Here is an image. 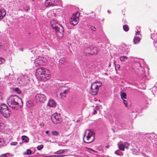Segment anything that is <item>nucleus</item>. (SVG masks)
Masks as SVG:
<instances>
[{"label":"nucleus","mask_w":157,"mask_h":157,"mask_svg":"<svg viewBox=\"0 0 157 157\" xmlns=\"http://www.w3.org/2000/svg\"><path fill=\"white\" fill-rule=\"evenodd\" d=\"M146 136L148 137H150V136H149V134H146Z\"/></svg>","instance_id":"46"},{"label":"nucleus","mask_w":157,"mask_h":157,"mask_svg":"<svg viewBox=\"0 0 157 157\" xmlns=\"http://www.w3.org/2000/svg\"><path fill=\"white\" fill-rule=\"evenodd\" d=\"M1 156L2 157H10V156H12L13 155H10L9 153H6L1 155Z\"/></svg>","instance_id":"24"},{"label":"nucleus","mask_w":157,"mask_h":157,"mask_svg":"<svg viewBox=\"0 0 157 157\" xmlns=\"http://www.w3.org/2000/svg\"><path fill=\"white\" fill-rule=\"evenodd\" d=\"M48 70L46 69L40 67L36 70V75L40 78H44L48 79L47 77L48 76Z\"/></svg>","instance_id":"3"},{"label":"nucleus","mask_w":157,"mask_h":157,"mask_svg":"<svg viewBox=\"0 0 157 157\" xmlns=\"http://www.w3.org/2000/svg\"><path fill=\"white\" fill-rule=\"evenodd\" d=\"M107 12H108V13H110L111 12H110V11H109V10H108V11H107Z\"/></svg>","instance_id":"50"},{"label":"nucleus","mask_w":157,"mask_h":157,"mask_svg":"<svg viewBox=\"0 0 157 157\" xmlns=\"http://www.w3.org/2000/svg\"><path fill=\"white\" fill-rule=\"evenodd\" d=\"M52 134L54 136H57L59 134V133L57 131H54L52 132Z\"/></svg>","instance_id":"31"},{"label":"nucleus","mask_w":157,"mask_h":157,"mask_svg":"<svg viewBox=\"0 0 157 157\" xmlns=\"http://www.w3.org/2000/svg\"><path fill=\"white\" fill-rule=\"evenodd\" d=\"M115 153L117 154L119 156H121L122 155V153L119 150H117L115 152Z\"/></svg>","instance_id":"28"},{"label":"nucleus","mask_w":157,"mask_h":157,"mask_svg":"<svg viewBox=\"0 0 157 157\" xmlns=\"http://www.w3.org/2000/svg\"><path fill=\"white\" fill-rule=\"evenodd\" d=\"M115 65V69L116 70L117 68L118 69H119L120 68V65L117 64V65Z\"/></svg>","instance_id":"39"},{"label":"nucleus","mask_w":157,"mask_h":157,"mask_svg":"<svg viewBox=\"0 0 157 157\" xmlns=\"http://www.w3.org/2000/svg\"><path fill=\"white\" fill-rule=\"evenodd\" d=\"M19 79V83L21 84V86H25L29 82V80L27 78L21 77Z\"/></svg>","instance_id":"13"},{"label":"nucleus","mask_w":157,"mask_h":157,"mask_svg":"<svg viewBox=\"0 0 157 157\" xmlns=\"http://www.w3.org/2000/svg\"><path fill=\"white\" fill-rule=\"evenodd\" d=\"M3 45V44L1 43L0 42V49H3L4 48Z\"/></svg>","instance_id":"40"},{"label":"nucleus","mask_w":157,"mask_h":157,"mask_svg":"<svg viewBox=\"0 0 157 157\" xmlns=\"http://www.w3.org/2000/svg\"><path fill=\"white\" fill-rule=\"evenodd\" d=\"M140 40V39L138 37H135L133 39L134 44H136L138 43Z\"/></svg>","instance_id":"18"},{"label":"nucleus","mask_w":157,"mask_h":157,"mask_svg":"<svg viewBox=\"0 0 157 157\" xmlns=\"http://www.w3.org/2000/svg\"><path fill=\"white\" fill-rule=\"evenodd\" d=\"M65 62V59L64 58L61 59L59 60V63L61 64H63Z\"/></svg>","instance_id":"29"},{"label":"nucleus","mask_w":157,"mask_h":157,"mask_svg":"<svg viewBox=\"0 0 157 157\" xmlns=\"http://www.w3.org/2000/svg\"><path fill=\"white\" fill-rule=\"evenodd\" d=\"M99 106L98 105H97L95 107L94 109V111L92 113L93 114H96L97 113V111L99 110Z\"/></svg>","instance_id":"19"},{"label":"nucleus","mask_w":157,"mask_h":157,"mask_svg":"<svg viewBox=\"0 0 157 157\" xmlns=\"http://www.w3.org/2000/svg\"><path fill=\"white\" fill-rule=\"evenodd\" d=\"M115 62H114V64H115Z\"/></svg>","instance_id":"55"},{"label":"nucleus","mask_w":157,"mask_h":157,"mask_svg":"<svg viewBox=\"0 0 157 157\" xmlns=\"http://www.w3.org/2000/svg\"><path fill=\"white\" fill-rule=\"evenodd\" d=\"M51 24L57 37L59 39L62 38L64 33V28L63 26L55 20L51 21Z\"/></svg>","instance_id":"2"},{"label":"nucleus","mask_w":157,"mask_h":157,"mask_svg":"<svg viewBox=\"0 0 157 157\" xmlns=\"http://www.w3.org/2000/svg\"><path fill=\"white\" fill-rule=\"evenodd\" d=\"M113 132H114V130L113 129Z\"/></svg>","instance_id":"52"},{"label":"nucleus","mask_w":157,"mask_h":157,"mask_svg":"<svg viewBox=\"0 0 157 157\" xmlns=\"http://www.w3.org/2000/svg\"><path fill=\"white\" fill-rule=\"evenodd\" d=\"M60 90L61 91L60 94L61 98H63L66 96V94L69 92V88L66 86H62L60 88Z\"/></svg>","instance_id":"8"},{"label":"nucleus","mask_w":157,"mask_h":157,"mask_svg":"<svg viewBox=\"0 0 157 157\" xmlns=\"http://www.w3.org/2000/svg\"><path fill=\"white\" fill-rule=\"evenodd\" d=\"M47 105L49 107H54L56 106V103L54 100L50 99L49 100Z\"/></svg>","instance_id":"15"},{"label":"nucleus","mask_w":157,"mask_h":157,"mask_svg":"<svg viewBox=\"0 0 157 157\" xmlns=\"http://www.w3.org/2000/svg\"><path fill=\"white\" fill-rule=\"evenodd\" d=\"M3 141L4 140L3 139H0V146H2L3 144H4Z\"/></svg>","instance_id":"37"},{"label":"nucleus","mask_w":157,"mask_h":157,"mask_svg":"<svg viewBox=\"0 0 157 157\" xmlns=\"http://www.w3.org/2000/svg\"><path fill=\"white\" fill-rule=\"evenodd\" d=\"M0 113L5 118H8L10 116L11 112L7 105L4 104L0 105Z\"/></svg>","instance_id":"4"},{"label":"nucleus","mask_w":157,"mask_h":157,"mask_svg":"<svg viewBox=\"0 0 157 157\" xmlns=\"http://www.w3.org/2000/svg\"><path fill=\"white\" fill-rule=\"evenodd\" d=\"M86 133H87V135L86 136V138L88 142H86L84 141V142L87 143H90L93 141L95 139L94 132L93 131H91L90 129H87L86 130L83 136V140L84 137L86 135Z\"/></svg>","instance_id":"5"},{"label":"nucleus","mask_w":157,"mask_h":157,"mask_svg":"<svg viewBox=\"0 0 157 157\" xmlns=\"http://www.w3.org/2000/svg\"><path fill=\"white\" fill-rule=\"evenodd\" d=\"M111 63H110V64H109V67H110V66H111Z\"/></svg>","instance_id":"51"},{"label":"nucleus","mask_w":157,"mask_h":157,"mask_svg":"<svg viewBox=\"0 0 157 157\" xmlns=\"http://www.w3.org/2000/svg\"><path fill=\"white\" fill-rule=\"evenodd\" d=\"M124 49L125 50V51H124V52H125V53L127 54L128 52V51H128V49L127 48V50H126V48H124Z\"/></svg>","instance_id":"41"},{"label":"nucleus","mask_w":157,"mask_h":157,"mask_svg":"<svg viewBox=\"0 0 157 157\" xmlns=\"http://www.w3.org/2000/svg\"><path fill=\"white\" fill-rule=\"evenodd\" d=\"M5 62V60L2 57H0V64H2Z\"/></svg>","instance_id":"35"},{"label":"nucleus","mask_w":157,"mask_h":157,"mask_svg":"<svg viewBox=\"0 0 157 157\" xmlns=\"http://www.w3.org/2000/svg\"><path fill=\"white\" fill-rule=\"evenodd\" d=\"M43 146L42 145H39L37 147V149L38 150H40L43 148Z\"/></svg>","instance_id":"33"},{"label":"nucleus","mask_w":157,"mask_h":157,"mask_svg":"<svg viewBox=\"0 0 157 157\" xmlns=\"http://www.w3.org/2000/svg\"><path fill=\"white\" fill-rule=\"evenodd\" d=\"M94 83L92 84L90 89V92L91 94L94 95H96L99 90V88L97 87V86Z\"/></svg>","instance_id":"11"},{"label":"nucleus","mask_w":157,"mask_h":157,"mask_svg":"<svg viewBox=\"0 0 157 157\" xmlns=\"http://www.w3.org/2000/svg\"><path fill=\"white\" fill-rule=\"evenodd\" d=\"M155 145H156V146H157V142L156 143H155Z\"/></svg>","instance_id":"53"},{"label":"nucleus","mask_w":157,"mask_h":157,"mask_svg":"<svg viewBox=\"0 0 157 157\" xmlns=\"http://www.w3.org/2000/svg\"><path fill=\"white\" fill-rule=\"evenodd\" d=\"M64 152V150H59L56 152L57 153V154H59V155L56 156H54V157H63V156H65V155H63L61 154V153Z\"/></svg>","instance_id":"17"},{"label":"nucleus","mask_w":157,"mask_h":157,"mask_svg":"<svg viewBox=\"0 0 157 157\" xmlns=\"http://www.w3.org/2000/svg\"><path fill=\"white\" fill-rule=\"evenodd\" d=\"M78 17H77L76 15H73L71 18L70 23L72 25H75L78 23Z\"/></svg>","instance_id":"10"},{"label":"nucleus","mask_w":157,"mask_h":157,"mask_svg":"<svg viewBox=\"0 0 157 157\" xmlns=\"http://www.w3.org/2000/svg\"><path fill=\"white\" fill-rule=\"evenodd\" d=\"M123 29L126 32L128 31L129 29L128 26L127 25H123Z\"/></svg>","instance_id":"25"},{"label":"nucleus","mask_w":157,"mask_h":157,"mask_svg":"<svg viewBox=\"0 0 157 157\" xmlns=\"http://www.w3.org/2000/svg\"><path fill=\"white\" fill-rule=\"evenodd\" d=\"M7 103L9 106L12 109H14L17 106H21L23 105L21 99L16 95L10 97L7 100Z\"/></svg>","instance_id":"1"},{"label":"nucleus","mask_w":157,"mask_h":157,"mask_svg":"<svg viewBox=\"0 0 157 157\" xmlns=\"http://www.w3.org/2000/svg\"><path fill=\"white\" fill-rule=\"evenodd\" d=\"M50 117L52 122L55 124H58L60 121V117L57 113L52 114L51 116Z\"/></svg>","instance_id":"7"},{"label":"nucleus","mask_w":157,"mask_h":157,"mask_svg":"<svg viewBox=\"0 0 157 157\" xmlns=\"http://www.w3.org/2000/svg\"><path fill=\"white\" fill-rule=\"evenodd\" d=\"M154 139L155 140H157V135H154Z\"/></svg>","instance_id":"42"},{"label":"nucleus","mask_w":157,"mask_h":157,"mask_svg":"<svg viewBox=\"0 0 157 157\" xmlns=\"http://www.w3.org/2000/svg\"><path fill=\"white\" fill-rule=\"evenodd\" d=\"M128 59V57L126 56H122L120 58V59L122 61H124L125 59L127 60Z\"/></svg>","instance_id":"26"},{"label":"nucleus","mask_w":157,"mask_h":157,"mask_svg":"<svg viewBox=\"0 0 157 157\" xmlns=\"http://www.w3.org/2000/svg\"><path fill=\"white\" fill-rule=\"evenodd\" d=\"M89 28H90L92 30L94 31H95L96 30V29L94 27L91 25L90 26Z\"/></svg>","instance_id":"36"},{"label":"nucleus","mask_w":157,"mask_h":157,"mask_svg":"<svg viewBox=\"0 0 157 157\" xmlns=\"http://www.w3.org/2000/svg\"><path fill=\"white\" fill-rule=\"evenodd\" d=\"M85 51H84V52H86L85 54L87 56H88L90 55H96L98 53V51L97 48L92 46H90L87 48L85 49Z\"/></svg>","instance_id":"6"},{"label":"nucleus","mask_w":157,"mask_h":157,"mask_svg":"<svg viewBox=\"0 0 157 157\" xmlns=\"http://www.w3.org/2000/svg\"><path fill=\"white\" fill-rule=\"evenodd\" d=\"M52 156H45L44 157H52Z\"/></svg>","instance_id":"48"},{"label":"nucleus","mask_w":157,"mask_h":157,"mask_svg":"<svg viewBox=\"0 0 157 157\" xmlns=\"http://www.w3.org/2000/svg\"><path fill=\"white\" fill-rule=\"evenodd\" d=\"M32 154L31 151L29 149H28L26 150V151L23 154L24 155H30Z\"/></svg>","instance_id":"23"},{"label":"nucleus","mask_w":157,"mask_h":157,"mask_svg":"<svg viewBox=\"0 0 157 157\" xmlns=\"http://www.w3.org/2000/svg\"><path fill=\"white\" fill-rule=\"evenodd\" d=\"M49 132V131H46L45 132V133L46 134H48V133Z\"/></svg>","instance_id":"47"},{"label":"nucleus","mask_w":157,"mask_h":157,"mask_svg":"<svg viewBox=\"0 0 157 157\" xmlns=\"http://www.w3.org/2000/svg\"><path fill=\"white\" fill-rule=\"evenodd\" d=\"M35 98L36 101L40 102H44L46 100V97L44 95L42 94H37Z\"/></svg>","instance_id":"9"},{"label":"nucleus","mask_w":157,"mask_h":157,"mask_svg":"<svg viewBox=\"0 0 157 157\" xmlns=\"http://www.w3.org/2000/svg\"><path fill=\"white\" fill-rule=\"evenodd\" d=\"M6 14L5 10L3 9H0V20L2 19Z\"/></svg>","instance_id":"16"},{"label":"nucleus","mask_w":157,"mask_h":157,"mask_svg":"<svg viewBox=\"0 0 157 157\" xmlns=\"http://www.w3.org/2000/svg\"><path fill=\"white\" fill-rule=\"evenodd\" d=\"M94 84H95V85L97 86V87H98L99 88L102 86V83L100 81L95 82L94 83Z\"/></svg>","instance_id":"22"},{"label":"nucleus","mask_w":157,"mask_h":157,"mask_svg":"<svg viewBox=\"0 0 157 157\" xmlns=\"http://www.w3.org/2000/svg\"><path fill=\"white\" fill-rule=\"evenodd\" d=\"M22 140L26 142H28L29 140V138L25 136H22Z\"/></svg>","instance_id":"20"},{"label":"nucleus","mask_w":157,"mask_h":157,"mask_svg":"<svg viewBox=\"0 0 157 157\" xmlns=\"http://www.w3.org/2000/svg\"><path fill=\"white\" fill-rule=\"evenodd\" d=\"M17 142H12L10 143V145H11L15 146L17 145Z\"/></svg>","instance_id":"38"},{"label":"nucleus","mask_w":157,"mask_h":157,"mask_svg":"<svg viewBox=\"0 0 157 157\" xmlns=\"http://www.w3.org/2000/svg\"><path fill=\"white\" fill-rule=\"evenodd\" d=\"M91 150L92 151H94L93 150V149H91Z\"/></svg>","instance_id":"54"},{"label":"nucleus","mask_w":157,"mask_h":157,"mask_svg":"<svg viewBox=\"0 0 157 157\" xmlns=\"http://www.w3.org/2000/svg\"><path fill=\"white\" fill-rule=\"evenodd\" d=\"M136 64L138 66H139V67H141V65H140V64L139 63H136Z\"/></svg>","instance_id":"44"},{"label":"nucleus","mask_w":157,"mask_h":157,"mask_svg":"<svg viewBox=\"0 0 157 157\" xmlns=\"http://www.w3.org/2000/svg\"><path fill=\"white\" fill-rule=\"evenodd\" d=\"M120 95L122 99H126V94L125 93L122 92Z\"/></svg>","instance_id":"21"},{"label":"nucleus","mask_w":157,"mask_h":157,"mask_svg":"<svg viewBox=\"0 0 157 157\" xmlns=\"http://www.w3.org/2000/svg\"><path fill=\"white\" fill-rule=\"evenodd\" d=\"M19 50L21 51H23V49L22 48H19Z\"/></svg>","instance_id":"45"},{"label":"nucleus","mask_w":157,"mask_h":157,"mask_svg":"<svg viewBox=\"0 0 157 157\" xmlns=\"http://www.w3.org/2000/svg\"><path fill=\"white\" fill-rule=\"evenodd\" d=\"M140 33V32L139 31H137L136 32V35H137L139 34Z\"/></svg>","instance_id":"43"},{"label":"nucleus","mask_w":157,"mask_h":157,"mask_svg":"<svg viewBox=\"0 0 157 157\" xmlns=\"http://www.w3.org/2000/svg\"><path fill=\"white\" fill-rule=\"evenodd\" d=\"M123 103L125 105V107H128V104L127 101L126 100H124V99H123Z\"/></svg>","instance_id":"34"},{"label":"nucleus","mask_w":157,"mask_h":157,"mask_svg":"<svg viewBox=\"0 0 157 157\" xmlns=\"http://www.w3.org/2000/svg\"><path fill=\"white\" fill-rule=\"evenodd\" d=\"M14 90L19 94H20L21 93V90L18 88H15L14 89Z\"/></svg>","instance_id":"30"},{"label":"nucleus","mask_w":157,"mask_h":157,"mask_svg":"<svg viewBox=\"0 0 157 157\" xmlns=\"http://www.w3.org/2000/svg\"><path fill=\"white\" fill-rule=\"evenodd\" d=\"M152 36L151 37V38L153 40H155V37H156V36H157V33H156V34L154 33L153 34V35H152Z\"/></svg>","instance_id":"32"},{"label":"nucleus","mask_w":157,"mask_h":157,"mask_svg":"<svg viewBox=\"0 0 157 157\" xmlns=\"http://www.w3.org/2000/svg\"><path fill=\"white\" fill-rule=\"evenodd\" d=\"M129 144L128 143H121L119 144V149L121 151H124V147H126L127 149L128 148Z\"/></svg>","instance_id":"14"},{"label":"nucleus","mask_w":157,"mask_h":157,"mask_svg":"<svg viewBox=\"0 0 157 157\" xmlns=\"http://www.w3.org/2000/svg\"><path fill=\"white\" fill-rule=\"evenodd\" d=\"M29 8H27L25 10H26V11H28V10H29Z\"/></svg>","instance_id":"49"},{"label":"nucleus","mask_w":157,"mask_h":157,"mask_svg":"<svg viewBox=\"0 0 157 157\" xmlns=\"http://www.w3.org/2000/svg\"><path fill=\"white\" fill-rule=\"evenodd\" d=\"M56 0H46L45 2V5L46 7L55 6L56 5Z\"/></svg>","instance_id":"12"},{"label":"nucleus","mask_w":157,"mask_h":157,"mask_svg":"<svg viewBox=\"0 0 157 157\" xmlns=\"http://www.w3.org/2000/svg\"><path fill=\"white\" fill-rule=\"evenodd\" d=\"M132 150L133 154L136 155H138L139 154V152L137 151L136 149H132Z\"/></svg>","instance_id":"27"}]
</instances>
